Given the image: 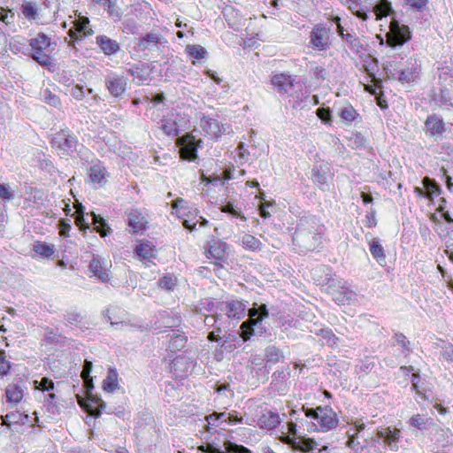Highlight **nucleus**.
<instances>
[{
  "instance_id": "nucleus-28",
  "label": "nucleus",
  "mask_w": 453,
  "mask_h": 453,
  "mask_svg": "<svg viewBox=\"0 0 453 453\" xmlns=\"http://www.w3.org/2000/svg\"><path fill=\"white\" fill-rule=\"evenodd\" d=\"M226 244L221 241L213 240L209 246L208 253L217 260H223L226 257Z\"/></svg>"
},
{
  "instance_id": "nucleus-19",
  "label": "nucleus",
  "mask_w": 453,
  "mask_h": 453,
  "mask_svg": "<svg viewBox=\"0 0 453 453\" xmlns=\"http://www.w3.org/2000/svg\"><path fill=\"white\" fill-rule=\"evenodd\" d=\"M96 43L104 55H114L120 50L119 43L117 41L104 35L96 37Z\"/></svg>"
},
{
  "instance_id": "nucleus-8",
  "label": "nucleus",
  "mask_w": 453,
  "mask_h": 453,
  "mask_svg": "<svg viewBox=\"0 0 453 453\" xmlns=\"http://www.w3.org/2000/svg\"><path fill=\"white\" fill-rule=\"evenodd\" d=\"M203 141L196 140L192 134H187L179 139L180 157L188 161H195L197 157V149Z\"/></svg>"
},
{
  "instance_id": "nucleus-4",
  "label": "nucleus",
  "mask_w": 453,
  "mask_h": 453,
  "mask_svg": "<svg viewBox=\"0 0 453 453\" xmlns=\"http://www.w3.org/2000/svg\"><path fill=\"white\" fill-rule=\"evenodd\" d=\"M305 416L317 421L319 426V430L322 432H327L334 427L338 424L337 414L329 406L321 407L319 406L315 409L303 407L302 409Z\"/></svg>"
},
{
  "instance_id": "nucleus-15",
  "label": "nucleus",
  "mask_w": 453,
  "mask_h": 453,
  "mask_svg": "<svg viewBox=\"0 0 453 453\" xmlns=\"http://www.w3.org/2000/svg\"><path fill=\"white\" fill-rule=\"evenodd\" d=\"M420 62L416 58H410L406 66L398 73V80L401 82H411L415 81L419 74Z\"/></svg>"
},
{
  "instance_id": "nucleus-49",
  "label": "nucleus",
  "mask_w": 453,
  "mask_h": 453,
  "mask_svg": "<svg viewBox=\"0 0 453 453\" xmlns=\"http://www.w3.org/2000/svg\"><path fill=\"white\" fill-rule=\"evenodd\" d=\"M89 20L87 17H80L74 21L75 27L78 32L83 33L84 35H91L93 30L88 27Z\"/></svg>"
},
{
  "instance_id": "nucleus-10",
  "label": "nucleus",
  "mask_w": 453,
  "mask_h": 453,
  "mask_svg": "<svg viewBox=\"0 0 453 453\" xmlns=\"http://www.w3.org/2000/svg\"><path fill=\"white\" fill-rule=\"evenodd\" d=\"M401 437V431L395 427L381 428L376 432L373 441L382 442L384 446L388 447L391 450L398 449V442Z\"/></svg>"
},
{
  "instance_id": "nucleus-20",
  "label": "nucleus",
  "mask_w": 453,
  "mask_h": 453,
  "mask_svg": "<svg viewBox=\"0 0 453 453\" xmlns=\"http://www.w3.org/2000/svg\"><path fill=\"white\" fill-rule=\"evenodd\" d=\"M280 423V418L276 411L265 409L257 420V425L261 428L273 429Z\"/></svg>"
},
{
  "instance_id": "nucleus-14",
  "label": "nucleus",
  "mask_w": 453,
  "mask_h": 453,
  "mask_svg": "<svg viewBox=\"0 0 453 453\" xmlns=\"http://www.w3.org/2000/svg\"><path fill=\"white\" fill-rule=\"evenodd\" d=\"M220 311L228 318L240 320L246 315V305L240 300H231L222 303Z\"/></svg>"
},
{
  "instance_id": "nucleus-41",
  "label": "nucleus",
  "mask_w": 453,
  "mask_h": 453,
  "mask_svg": "<svg viewBox=\"0 0 453 453\" xmlns=\"http://www.w3.org/2000/svg\"><path fill=\"white\" fill-rule=\"evenodd\" d=\"M135 252L140 257L150 258L154 257L156 250L150 243L146 242L136 246Z\"/></svg>"
},
{
  "instance_id": "nucleus-46",
  "label": "nucleus",
  "mask_w": 453,
  "mask_h": 453,
  "mask_svg": "<svg viewBox=\"0 0 453 453\" xmlns=\"http://www.w3.org/2000/svg\"><path fill=\"white\" fill-rule=\"evenodd\" d=\"M429 421L430 418H426L425 415L416 414L410 418L409 422L411 426L419 430H424L427 428V424Z\"/></svg>"
},
{
  "instance_id": "nucleus-25",
  "label": "nucleus",
  "mask_w": 453,
  "mask_h": 453,
  "mask_svg": "<svg viewBox=\"0 0 453 453\" xmlns=\"http://www.w3.org/2000/svg\"><path fill=\"white\" fill-rule=\"evenodd\" d=\"M372 12L376 16V19L388 16L395 17V12L388 0H378L372 7Z\"/></svg>"
},
{
  "instance_id": "nucleus-64",
  "label": "nucleus",
  "mask_w": 453,
  "mask_h": 453,
  "mask_svg": "<svg viewBox=\"0 0 453 453\" xmlns=\"http://www.w3.org/2000/svg\"><path fill=\"white\" fill-rule=\"evenodd\" d=\"M341 295H342V298H337L336 300L344 303L345 301L350 302L356 298V294L353 291L344 290Z\"/></svg>"
},
{
  "instance_id": "nucleus-55",
  "label": "nucleus",
  "mask_w": 453,
  "mask_h": 453,
  "mask_svg": "<svg viewBox=\"0 0 453 453\" xmlns=\"http://www.w3.org/2000/svg\"><path fill=\"white\" fill-rule=\"evenodd\" d=\"M339 115L343 120L352 122L356 119L357 113L351 105H349L342 108L340 110Z\"/></svg>"
},
{
  "instance_id": "nucleus-45",
  "label": "nucleus",
  "mask_w": 453,
  "mask_h": 453,
  "mask_svg": "<svg viewBox=\"0 0 453 453\" xmlns=\"http://www.w3.org/2000/svg\"><path fill=\"white\" fill-rule=\"evenodd\" d=\"M160 128L167 135L174 136L178 134V125L174 120L169 119H162Z\"/></svg>"
},
{
  "instance_id": "nucleus-11",
  "label": "nucleus",
  "mask_w": 453,
  "mask_h": 453,
  "mask_svg": "<svg viewBox=\"0 0 453 453\" xmlns=\"http://www.w3.org/2000/svg\"><path fill=\"white\" fill-rule=\"evenodd\" d=\"M104 84L112 96L120 97L127 90V79L122 75L111 73L105 77Z\"/></svg>"
},
{
  "instance_id": "nucleus-16",
  "label": "nucleus",
  "mask_w": 453,
  "mask_h": 453,
  "mask_svg": "<svg viewBox=\"0 0 453 453\" xmlns=\"http://www.w3.org/2000/svg\"><path fill=\"white\" fill-rule=\"evenodd\" d=\"M200 127L204 133L215 139L220 137L225 132L224 127L220 126L217 119L207 116H203L201 118Z\"/></svg>"
},
{
  "instance_id": "nucleus-57",
  "label": "nucleus",
  "mask_w": 453,
  "mask_h": 453,
  "mask_svg": "<svg viewBox=\"0 0 453 453\" xmlns=\"http://www.w3.org/2000/svg\"><path fill=\"white\" fill-rule=\"evenodd\" d=\"M3 423L5 426H10L12 424H17L21 419V414L18 412H11L5 416H2Z\"/></svg>"
},
{
  "instance_id": "nucleus-53",
  "label": "nucleus",
  "mask_w": 453,
  "mask_h": 453,
  "mask_svg": "<svg viewBox=\"0 0 453 453\" xmlns=\"http://www.w3.org/2000/svg\"><path fill=\"white\" fill-rule=\"evenodd\" d=\"M35 388L42 390L43 392H50L54 389V382L52 380L43 377L41 380H35Z\"/></svg>"
},
{
  "instance_id": "nucleus-50",
  "label": "nucleus",
  "mask_w": 453,
  "mask_h": 453,
  "mask_svg": "<svg viewBox=\"0 0 453 453\" xmlns=\"http://www.w3.org/2000/svg\"><path fill=\"white\" fill-rule=\"evenodd\" d=\"M15 197V191L12 189L8 183H0V198L4 202L13 200Z\"/></svg>"
},
{
  "instance_id": "nucleus-34",
  "label": "nucleus",
  "mask_w": 453,
  "mask_h": 453,
  "mask_svg": "<svg viewBox=\"0 0 453 453\" xmlns=\"http://www.w3.org/2000/svg\"><path fill=\"white\" fill-rule=\"evenodd\" d=\"M422 184L426 189V197L432 198L434 196H439L441 193L440 186L437 182L429 177H425L422 180Z\"/></svg>"
},
{
  "instance_id": "nucleus-51",
  "label": "nucleus",
  "mask_w": 453,
  "mask_h": 453,
  "mask_svg": "<svg viewBox=\"0 0 453 453\" xmlns=\"http://www.w3.org/2000/svg\"><path fill=\"white\" fill-rule=\"evenodd\" d=\"M83 207L80 204V208L76 209L74 212L75 215V224L79 227L81 231L85 232L87 229H89V224L87 223L84 219V212L82 211Z\"/></svg>"
},
{
  "instance_id": "nucleus-1",
  "label": "nucleus",
  "mask_w": 453,
  "mask_h": 453,
  "mask_svg": "<svg viewBox=\"0 0 453 453\" xmlns=\"http://www.w3.org/2000/svg\"><path fill=\"white\" fill-rule=\"evenodd\" d=\"M324 232V225L316 216L301 217L292 235V249L303 254L317 250L322 243Z\"/></svg>"
},
{
  "instance_id": "nucleus-60",
  "label": "nucleus",
  "mask_w": 453,
  "mask_h": 453,
  "mask_svg": "<svg viewBox=\"0 0 453 453\" xmlns=\"http://www.w3.org/2000/svg\"><path fill=\"white\" fill-rule=\"evenodd\" d=\"M58 229L59 234L61 236L66 237L68 236L69 231L71 230V225L69 224L68 220L62 219L58 221Z\"/></svg>"
},
{
  "instance_id": "nucleus-61",
  "label": "nucleus",
  "mask_w": 453,
  "mask_h": 453,
  "mask_svg": "<svg viewBox=\"0 0 453 453\" xmlns=\"http://www.w3.org/2000/svg\"><path fill=\"white\" fill-rule=\"evenodd\" d=\"M70 94L77 100H81L85 96V90L84 87L81 85L73 86L71 90Z\"/></svg>"
},
{
  "instance_id": "nucleus-58",
  "label": "nucleus",
  "mask_w": 453,
  "mask_h": 453,
  "mask_svg": "<svg viewBox=\"0 0 453 453\" xmlns=\"http://www.w3.org/2000/svg\"><path fill=\"white\" fill-rule=\"evenodd\" d=\"M360 4H356L353 5L348 4V6H349V9L350 10V12L354 15H356L358 19H360L362 20H366L368 19L367 12L360 7Z\"/></svg>"
},
{
  "instance_id": "nucleus-29",
  "label": "nucleus",
  "mask_w": 453,
  "mask_h": 453,
  "mask_svg": "<svg viewBox=\"0 0 453 453\" xmlns=\"http://www.w3.org/2000/svg\"><path fill=\"white\" fill-rule=\"evenodd\" d=\"M92 224L94 229L102 236L105 237L111 233V229L107 225L106 221L100 215H96L95 212H91Z\"/></svg>"
},
{
  "instance_id": "nucleus-59",
  "label": "nucleus",
  "mask_w": 453,
  "mask_h": 453,
  "mask_svg": "<svg viewBox=\"0 0 453 453\" xmlns=\"http://www.w3.org/2000/svg\"><path fill=\"white\" fill-rule=\"evenodd\" d=\"M11 369V364L6 360L5 352L0 350V375H5Z\"/></svg>"
},
{
  "instance_id": "nucleus-32",
  "label": "nucleus",
  "mask_w": 453,
  "mask_h": 453,
  "mask_svg": "<svg viewBox=\"0 0 453 453\" xmlns=\"http://www.w3.org/2000/svg\"><path fill=\"white\" fill-rule=\"evenodd\" d=\"M23 389L18 384H11L6 388L5 395L7 401L13 403H18L23 397Z\"/></svg>"
},
{
  "instance_id": "nucleus-62",
  "label": "nucleus",
  "mask_w": 453,
  "mask_h": 453,
  "mask_svg": "<svg viewBox=\"0 0 453 453\" xmlns=\"http://www.w3.org/2000/svg\"><path fill=\"white\" fill-rule=\"evenodd\" d=\"M92 367H93L92 362L86 359L84 361L83 369H82V372H81V377L83 378V380L86 382L89 379V374H90V372L92 371Z\"/></svg>"
},
{
  "instance_id": "nucleus-13",
  "label": "nucleus",
  "mask_w": 453,
  "mask_h": 453,
  "mask_svg": "<svg viewBox=\"0 0 453 453\" xmlns=\"http://www.w3.org/2000/svg\"><path fill=\"white\" fill-rule=\"evenodd\" d=\"M127 225L134 234L146 230L148 220L142 211L132 208L127 211Z\"/></svg>"
},
{
  "instance_id": "nucleus-38",
  "label": "nucleus",
  "mask_w": 453,
  "mask_h": 453,
  "mask_svg": "<svg viewBox=\"0 0 453 453\" xmlns=\"http://www.w3.org/2000/svg\"><path fill=\"white\" fill-rule=\"evenodd\" d=\"M242 243L243 248L252 251H258L261 250L262 243L255 236L245 234L242 238Z\"/></svg>"
},
{
  "instance_id": "nucleus-6",
  "label": "nucleus",
  "mask_w": 453,
  "mask_h": 453,
  "mask_svg": "<svg viewBox=\"0 0 453 453\" xmlns=\"http://www.w3.org/2000/svg\"><path fill=\"white\" fill-rule=\"evenodd\" d=\"M386 36L387 42L391 47L402 46L411 38L409 27L400 24L396 17H392Z\"/></svg>"
},
{
  "instance_id": "nucleus-43",
  "label": "nucleus",
  "mask_w": 453,
  "mask_h": 453,
  "mask_svg": "<svg viewBox=\"0 0 453 453\" xmlns=\"http://www.w3.org/2000/svg\"><path fill=\"white\" fill-rule=\"evenodd\" d=\"M314 333L317 335H320L328 345L334 346L337 343L338 337H336L330 328H320L319 330H315Z\"/></svg>"
},
{
  "instance_id": "nucleus-27",
  "label": "nucleus",
  "mask_w": 453,
  "mask_h": 453,
  "mask_svg": "<svg viewBox=\"0 0 453 453\" xmlns=\"http://www.w3.org/2000/svg\"><path fill=\"white\" fill-rule=\"evenodd\" d=\"M393 339L395 340L394 345H398L402 348L401 353L403 357H409L412 352V349L411 342L407 339V337L401 332H395Z\"/></svg>"
},
{
  "instance_id": "nucleus-56",
  "label": "nucleus",
  "mask_w": 453,
  "mask_h": 453,
  "mask_svg": "<svg viewBox=\"0 0 453 453\" xmlns=\"http://www.w3.org/2000/svg\"><path fill=\"white\" fill-rule=\"evenodd\" d=\"M427 4L428 0H404V4L417 12H423L427 9Z\"/></svg>"
},
{
  "instance_id": "nucleus-42",
  "label": "nucleus",
  "mask_w": 453,
  "mask_h": 453,
  "mask_svg": "<svg viewBox=\"0 0 453 453\" xmlns=\"http://www.w3.org/2000/svg\"><path fill=\"white\" fill-rule=\"evenodd\" d=\"M33 250L42 257H50L54 254L53 246L48 245L42 242H35Z\"/></svg>"
},
{
  "instance_id": "nucleus-52",
  "label": "nucleus",
  "mask_w": 453,
  "mask_h": 453,
  "mask_svg": "<svg viewBox=\"0 0 453 453\" xmlns=\"http://www.w3.org/2000/svg\"><path fill=\"white\" fill-rule=\"evenodd\" d=\"M42 98L43 101L48 104L50 106H53L55 108H58L61 105L60 99L58 96L53 94L50 90L45 89L42 92Z\"/></svg>"
},
{
  "instance_id": "nucleus-54",
  "label": "nucleus",
  "mask_w": 453,
  "mask_h": 453,
  "mask_svg": "<svg viewBox=\"0 0 453 453\" xmlns=\"http://www.w3.org/2000/svg\"><path fill=\"white\" fill-rule=\"evenodd\" d=\"M122 31L126 34L134 35L139 31V26L134 19H127L122 23Z\"/></svg>"
},
{
  "instance_id": "nucleus-3",
  "label": "nucleus",
  "mask_w": 453,
  "mask_h": 453,
  "mask_svg": "<svg viewBox=\"0 0 453 453\" xmlns=\"http://www.w3.org/2000/svg\"><path fill=\"white\" fill-rule=\"evenodd\" d=\"M291 420L287 422L288 432H285V444H287L293 451H301L303 453L311 452L313 449L320 446V443L314 439L306 438L302 434H298L296 430V423L299 416L296 411L292 410L290 412Z\"/></svg>"
},
{
  "instance_id": "nucleus-33",
  "label": "nucleus",
  "mask_w": 453,
  "mask_h": 453,
  "mask_svg": "<svg viewBox=\"0 0 453 453\" xmlns=\"http://www.w3.org/2000/svg\"><path fill=\"white\" fill-rule=\"evenodd\" d=\"M118 372L114 368H109L107 376L103 381V388L107 392H113L118 387Z\"/></svg>"
},
{
  "instance_id": "nucleus-44",
  "label": "nucleus",
  "mask_w": 453,
  "mask_h": 453,
  "mask_svg": "<svg viewBox=\"0 0 453 453\" xmlns=\"http://www.w3.org/2000/svg\"><path fill=\"white\" fill-rule=\"evenodd\" d=\"M157 284L163 289L173 291L176 287L177 279L173 275L166 274L158 280Z\"/></svg>"
},
{
  "instance_id": "nucleus-2",
  "label": "nucleus",
  "mask_w": 453,
  "mask_h": 453,
  "mask_svg": "<svg viewBox=\"0 0 453 453\" xmlns=\"http://www.w3.org/2000/svg\"><path fill=\"white\" fill-rule=\"evenodd\" d=\"M31 49V58L40 65L52 70L54 66L51 54L56 49V42L51 41L44 33H39L36 37L28 41Z\"/></svg>"
},
{
  "instance_id": "nucleus-7",
  "label": "nucleus",
  "mask_w": 453,
  "mask_h": 453,
  "mask_svg": "<svg viewBox=\"0 0 453 453\" xmlns=\"http://www.w3.org/2000/svg\"><path fill=\"white\" fill-rule=\"evenodd\" d=\"M52 147L58 150L62 156L71 155L77 150L79 145L77 138L68 132H61L51 140Z\"/></svg>"
},
{
  "instance_id": "nucleus-23",
  "label": "nucleus",
  "mask_w": 453,
  "mask_h": 453,
  "mask_svg": "<svg viewBox=\"0 0 453 453\" xmlns=\"http://www.w3.org/2000/svg\"><path fill=\"white\" fill-rule=\"evenodd\" d=\"M438 85L450 86L453 88V64L445 62L437 67Z\"/></svg>"
},
{
  "instance_id": "nucleus-12",
  "label": "nucleus",
  "mask_w": 453,
  "mask_h": 453,
  "mask_svg": "<svg viewBox=\"0 0 453 453\" xmlns=\"http://www.w3.org/2000/svg\"><path fill=\"white\" fill-rule=\"evenodd\" d=\"M310 43L314 50L322 51L329 48V29L316 26L311 32Z\"/></svg>"
},
{
  "instance_id": "nucleus-26",
  "label": "nucleus",
  "mask_w": 453,
  "mask_h": 453,
  "mask_svg": "<svg viewBox=\"0 0 453 453\" xmlns=\"http://www.w3.org/2000/svg\"><path fill=\"white\" fill-rule=\"evenodd\" d=\"M63 317L64 320L68 325L78 326L81 329L87 328L84 322L85 317L82 316L81 312L69 309L65 311Z\"/></svg>"
},
{
  "instance_id": "nucleus-47",
  "label": "nucleus",
  "mask_w": 453,
  "mask_h": 453,
  "mask_svg": "<svg viewBox=\"0 0 453 453\" xmlns=\"http://www.w3.org/2000/svg\"><path fill=\"white\" fill-rule=\"evenodd\" d=\"M104 9L114 21H119L121 19L122 12L120 7L117 5L116 0L109 2L108 5Z\"/></svg>"
},
{
  "instance_id": "nucleus-63",
  "label": "nucleus",
  "mask_w": 453,
  "mask_h": 453,
  "mask_svg": "<svg viewBox=\"0 0 453 453\" xmlns=\"http://www.w3.org/2000/svg\"><path fill=\"white\" fill-rule=\"evenodd\" d=\"M272 84L275 86L278 90L280 92L283 90V74H275L272 78Z\"/></svg>"
},
{
  "instance_id": "nucleus-17",
  "label": "nucleus",
  "mask_w": 453,
  "mask_h": 453,
  "mask_svg": "<svg viewBox=\"0 0 453 453\" xmlns=\"http://www.w3.org/2000/svg\"><path fill=\"white\" fill-rule=\"evenodd\" d=\"M167 40L161 35L156 33H148L142 37L137 43L138 48L144 51L146 50H154L158 44H166Z\"/></svg>"
},
{
  "instance_id": "nucleus-39",
  "label": "nucleus",
  "mask_w": 453,
  "mask_h": 453,
  "mask_svg": "<svg viewBox=\"0 0 453 453\" xmlns=\"http://www.w3.org/2000/svg\"><path fill=\"white\" fill-rule=\"evenodd\" d=\"M349 146H350L354 150L365 148L368 144L367 140L361 133L352 134L349 137Z\"/></svg>"
},
{
  "instance_id": "nucleus-30",
  "label": "nucleus",
  "mask_w": 453,
  "mask_h": 453,
  "mask_svg": "<svg viewBox=\"0 0 453 453\" xmlns=\"http://www.w3.org/2000/svg\"><path fill=\"white\" fill-rule=\"evenodd\" d=\"M370 252L376 261L380 265L386 264V255L382 245L378 238H373L370 243Z\"/></svg>"
},
{
  "instance_id": "nucleus-24",
  "label": "nucleus",
  "mask_w": 453,
  "mask_h": 453,
  "mask_svg": "<svg viewBox=\"0 0 453 453\" xmlns=\"http://www.w3.org/2000/svg\"><path fill=\"white\" fill-rule=\"evenodd\" d=\"M88 267L93 275L103 282H106L110 280L108 269L98 257H94L92 258Z\"/></svg>"
},
{
  "instance_id": "nucleus-22",
  "label": "nucleus",
  "mask_w": 453,
  "mask_h": 453,
  "mask_svg": "<svg viewBox=\"0 0 453 453\" xmlns=\"http://www.w3.org/2000/svg\"><path fill=\"white\" fill-rule=\"evenodd\" d=\"M426 131L431 135H441L445 131V124L439 115L432 114L425 121Z\"/></svg>"
},
{
  "instance_id": "nucleus-18",
  "label": "nucleus",
  "mask_w": 453,
  "mask_h": 453,
  "mask_svg": "<svg viewBox=\"0 0 453 453\" xmlns=\"http://www.w3.org/2000/svg\"><path fill=\"white\" fill-rule=\"evenodd\" d=\"M202 449L206 453H250V449L242 445H237L229 441L224 443V450L214 447L211 444L202 446Z\"/></svg>"
},
{
  "instance_id": "nucleus-9",
  "label": "nucleus",
  "mask_w": 453,
  "mask_h": 453,
  "mask_svg": "<svg viewBox=\"0 0 453 453\" xmlns=\"http://www.w3.org/2000/svg\"><path fill=\"white\" fill-rule=\"evenodd\" d=\"M429 96L438 107L446 110L453 108V88L450 86L439 85L437 88L431 89Z\"/></svg>"
},
{
  "instance_id": "nucleus-37",
  "label": "nucleus",
  "mask_w": 453,
  "mask_h": 453,
  "mask_svg": "<svg viewBox=\"0 0 453 453\" xmlns=\"http://www.w3.org/2000/svg\"><path fill=\"white\" fill-rule=\"evenodd\" d=\"M106 170L100 165H95L89 168V177L93 183L102 184L105 178Z\"/></svg>"
},
{
  "instance_id": "nucleus-5",
  "label": "nucleus",
  "mask_w": 453,
  "mask_h": 453,
  "mask_svg": "<svg viewBox=\"0 0 453 453\" xmlns=\"http://www.w3.org/2000/svg\"><path fill=\"white\" fill-rule=\"evenodd\" d=\"M268 312L265 305H261L258 309L252 308L249 310V319L241 325V337L243 342L248 341L256 332L262 334V319L267 317Z\"/></svg>"
},
{
  "instance_id": "nucleus-35",
  "label": "nucleus",
  "mask_w": 453,
  "mask_h": 453,
  "mask_svg": "<svg viewBox=\"0 0 453 453\" xmlns=\"http://www.w3.org/2000/svg\"><path fill=\"white\" fill-rule=\"evenodd\" d=\"M354 53H360L364 50V44L354 33L346 32L343 39Z\"/></svg>"
},
{
  "instance_id": "nucleus-48",
  "label": "nucleus",
  "mask_w": 453,
  "mask_h": 453,
  "mask_svg": "<svg viewBox=\"0 0 453 453\" xmlns=\"http://www.w3.org/2000/svg\"><path fill=\"white\" fill-rule=\"evenodd\" d=\"M56 399H57V395L54 393H52L51 391H50L44 396V401L47 403L48 411L50 412H51L52 414L59 413V411H60V407L57 403Z\"/></svg>"
},
{
  "instance_id": "nucleus-36",
  "label": "nucleus",
  "mask_w": 453,
  "mask_h": 453,
  "mask_svg": "<svg viewBox=\"0 0 453 453\" xmlns=\"http://www.w3.org/2000/svg\"><path fill=\"white\" fill-rule=\"evenodd\" d=\"M21 12L26 19L35 20L38 18V8L35 2L24 1L21 5Z\"/></svg>"
},
{
  "instance_id": "nucleus-31",
  "label": "nucleus",
  "mask_w": 453,
  "mask_h": 453,
  "mask_svg": "<svg viewBox=\"0 0 453 453\" xmlns=\"http://www.w3.org/2000/svg\"><path fill=\"white\" fill-rule=\"evenodd\" d=\"M173 332V334L170 335L168 348L171 351L181 350L186 346L188 338L184 334Z\"/></svg>"
},
{
  "instance_id": "nucleus-40",
  "label": "nucleus",
  "mask_w": 453,
  "mask_h": 453,
  "mask_svg": "<svg viewBox=\"0 0 453 453\" xmlns=\"http://www.w3.org/2000/svg\"><path fill=\"white\" fill-rule=\"evenodd\" d=\"M186 52L195 59H203L207 56L206 50L201 45L189 44L186 47Z\"/></svg>"
},
{
  "instance_id": "nucleus-21",
  "label": "nucleus",
  "mask_w": 453,
  "mask_h": 453,
  "mask_svg": "<svg viewBox=\"0 0 453 453\" xmlns=\"http://www.w3.org/2000/svg\"><path fill=\"white\" fill-rule=\"evenodd\" d=\"M328 167L326 165H315L311 170V179L322 190L328 188Z\"/></svg>"
}]
</instances>
